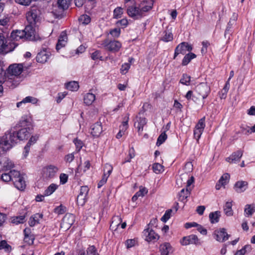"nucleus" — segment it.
Instances as JSON below:
<instances>
[{"label":"nucleus","mask_w":255,"mask_h":255,"mask_svg":"<svg viewBox=\"0 0 255 255\" xmlns=\"http://www.w3.org/2000/svg\"><path fill=\"white\" fill-rule=\"evenodd\" d=\"M39 14V10L34 7L31 8L26 13V19L30 24H35L38 20V15Z\"/></svg>","instance_id":"ddd939ff"},{"label":"nucleus","mask_w":255,"mask_h":255,"mask_svg":"<svg viewBox=\"0 0 255 255\" xmlns=\"http://www.w3.org/2000/svg\"><path fill=\"white\" fill-rule=\"evenodd\" d=\"M101 45L106 49L112 52L119 51L122 47V44L119 41L117 40L109 41L108 39L103 40Z\"/></svg>","instance_id":"423d86ee"},{"label":"nucleus","mask_w":255,"mask_h":255,"mask_svg":"<svg viewBox=\"0 0 255 255\" xmlns=\"http://www.w3.org/2000/svg\"><path fill=\"white\" fill-rule=\"evenodd\" d=\"M67 41V36L65 32L63 31L58 39V42L56 45V50L58 51L62 47H64Z\"/></svg>","instance_id":"393cba45"},{"label":"nucleus","mask_w":255,"mask_h":255,"mask_svg":"<svg viewBox=\"0 0 255 255\" xmlns=\"http://www.w3.org/2000/svg\"><path fill=\"white\" fill-rule=\"evenodd\" d=\"M79 21L85 25L89 24L91 21V17L87 14H83L79 18Z\"/></svg>","instance_id":"49530a36"},{"label":"nucleus","mask_w":255,"mask_h":255,"mask_svg":"<svg viewBox=\"0 0 255 255\" xmlns=\"http://www.w3.org/2000/svg\"><path fill=\"white\" fill-rule=\"evenodd\" d=\"M161 255H170L174 252V249L169 243H164L159 246Z\"/></svg>","instance_id":"aec40b11"},{"label":"nucleus","mask_w":255,"mask_h":255,"mask_svg":"<svg viewBox=\"0 0 255 255\" xmlns=\"http://www.w3.org/2000/svg\"><path fill=\"white\" fill-rule=\"evenodd\" d=\"M66 211V208L62 205H60L54 209V213L58 215L63 214Z\"/></svg>","instance_id":"4d7b16f0"},{"label":"nucleus","mask_w":255,"mask_h":255,"mask_svg":"<svg viewBox=\"0 0 255 255\" xmlns=\"http://www.w3.org/2000/svg\"><path fill=\"white\" fill-rule=\"evenodd\" d=\"M1 179L4 182L11 181V170L8 173L2 174Z\"/></svg>","instance_id":"680f3d73"},{"label":"nucleus","mask_w":255,"mask_h":255,"mask_svg":"<svg viewBox=\"0 0 255 255\" xmlns=\"http://www.w3.org/2000/svg\"><path fill=\"white\" fill-rule=\"evenodd\" d=\"M251 249L250 245H246L242 249L237 251L235 255H245L246 253L251 251Z\"/></svg>","instance_id":"c03bdc74"},{"label":"nucleus","mask_w":255,"mask_h":255,"mask_svg":"<svg viewBox=\"0 0 255 255\" xmlns=\"http://www.w3.org/2000/svg\"><path fill=\"white\" fill-rule=\"evenodd\" d=\"M11 181L14 186L20 190H23L25 188V182L24 177L20 172L15 170H11Z\"/></svg>","instance_id":"7ed1b4c3"},{"label":"nucleus","mask_w":255,"mask_h":255,"mask_svg":"<svg viewBox=\"0 0 255 255\" xmlns=\"http://www.w3.org/2000/svg\"><path fill=\"white\" fill-rule=\"evenodd\" d=\"M11 181L14 186L20 190H23L25 188V182L24 177L20 172L15 170H11Z\"/></svg>","instance_id":"f03ea898"},{"label":"nucleus","mask_w":255,"mask_h":255,"mask_svg":"<svg viewBox=\"0 0 255 255\" xmlns=\"http://www.w3.org/2000/svg\"><path fill=\"white\" fill-rule=\"evenodd\" d=\"M91 57L93 60H96L98 59L101 61L103 60V57L101 55V53L99 50H96L93 52L91 55Z\"/></svg>","instance_id":"09e8293b"},{"label":"nucleus","mask_w":255,"mask_h":255,"mask_svg":"<svg viewBox=\"0 0 255 255\" xmlns=\"http://www.w3.org/2000/svg\"><path fill=\"white\" fill-rule=\"evenodd\" d=\"M11 181L14 186L20 190H23L25 188V182L24 177L20 172L15 170H11Z\"/></svg>","instance_id":"39448f33"},{"label":"nucleus","mask_w":255,"mask_h":255,"mask_svg":"<svg viewBox=\"0 0 255 255\" xmlns=\"http://www.w3.org/2000/svg\"><path fill=\"white\" fill-rule=\"evenodd\" d=\"M213 236L217 241L224 242L228 240L230 235L226 232L225 229L221 228L215 230L214 232Z\"/></svg>","instance_id":"2eb2a0df"},{"label":"nucleus","mask_w":255,"mask_h":255,"mask_svg":"<svg viewBox=\"0 0 255 255\" xmlns=\"http://www.w3.org/2000/svg\"><path fill=\"white\" fill-rule=\"evenodd\" d=\"M21 128H26V129L32 130L33 126L32 119L30 117L27 116L22 117L19 122L15 127H13V128L15 130Z\"/></svg>","instance_id":"0eeeda50"},{"label":"nucleus","mask_w":255,"mask_h":255,"mask_svg":"<svg viewBox=\"0 0 255 255\" xmlns=\"http://www.w3.org/2000/svg\"><path fill=\"white\" fill-rule=\"evenodd\" d=\"M71 0H58V7L62 10L68 8Z\"/></svg>","instance_id":"a19ab883"},{"label":"nucleus","mask_w":255,"mask_h":255,"mask_svg":"<svg viewBox=\"0 0 255 255\" xmlns=\"http://www.w3.org/2000/svg\"><path fill=\"white\" fill-rule=\"evenodd\" d=\"M146 123L147 121L145 118L136 117V121L134 123V127L137 129V131L139 134H141L143 130V127Z\"/></svg>","instance_id":"4be33fe9"},{"label":"nucleus","mask_w":255,"mask_h":255,"mask_svg":"<svg viewBox=\"0 0 255 255\" xmlns=\"http://www.w3.org/2000/svg\"><path fill=\"white\" fill-rule=\"evenodd\" d=\"M230 177L229 174L225 173L221 176L218 181L221 184V185L225 186L228 183Z\"/></svg>","instance_id":"de8ad7c7"},{"label":"nucleus","mask_w":255,"mask_h":255,"mask_svg":"<svg viewBox=\"0 0 255 255\" xmlns=\"http://www.w3.org/2000/svg\"><path fill=\"white\" fill-rule=\"evenodd\" d=\"M130 67V64L129 63H125L123 64L121 68V73L123 75L126 74L128 72Z\"/></svg>","instance_id":"13d9d810"},{"label":"nucleus","mask_w":255,"mask_h":255,"mask_svg":"<svg viewBox=\"0 0 255 255\" xmlns=\"http://www.w3.org/2000/svg\"><path fill=\"white\" fill-rule=\"evenodd\" d=\"M58 168L54 165L46 166L42 169V174L43 178L49 179L55 177Z\"/></svg>","instance_id":"9b49d317"},{"label":"nucleus","mask_w":255,"mask_h":255,"mask_svg":"<svg viewBox=\"0 0 255 255\" xmlns=\"http://www.w3.org/2000/svg\"><path fill=\"white\" fill-rule=\"evenodd\" d=\"M58 186L54 183L51 184L44 191V196H48L51 195L57 189Z\"/></svg>","instance_id":"4c0bfd02"},{"label":"nucleus","mask_w":255,"mask_h":255,"mask_svg":"<svg viewBox=\"0 0 255 255\" xmlns=\"http://www.w3.org/2000/svg\"><path fill=\"white\" fill-rule=\"evenodd\" d=\"M221 216V212L217 211L210 213L209 217L212 224L217 223L219 222Z\"/></svg>","instance_id":"72a5a7b5"},{"label":"nucleus","mask_w":255,"mask_h":255,"mask_svg":"<svg viewBox=\"0 0 255 255\" xmlns=\"http://www.w3.org/2000/svg\"><path fill=\"white\" fill-rule=\"evenodd\" d=\"M205 118L203 117L202 119H201L198 123L197 124V125L195 126V128L197 129H200L202 130H204V128L205 127Z\"/></svg>","instance_id":"5fc2aeb1"},{"label":"nucleus","mask_w":255,"mask_h":255,"mask_svg":"<svg viewBox=\"0 0 255 255\" xmlns=\"http://www.w3.org/2000/svg\"><path fill=\"white\" fill-rule=\"evenodd\" d=\"M172 213V209H168L166 210L164 215L161 217V220L163 222L166 223L171 217Z\"/></svg>","instance_id":"864d4df0"},{"label":"nucleus","mask_w":255,"mask_h":255,"mask_svg":"<svg viewBox=\"0 0 255 255\" xmlns=\"http://www.w3.org/2000/svg\"><path fill=\"white\" fill-rule=\"evenodd\" d=\"M255 212V204H247L245 206L244 214L246 217H250Z\"/></svg>","instance_id":"473e14b6"},{"label":"nucleus","mask_w":255,"mask_h":255,"mask_svg":"<svg viewBox=\"0 0 255 255\" xmlns=\"http://www.w3.org/2000/svg\"><path fill=\"white\" fill-rule=\"evenodd\" d=\"M190 81L191 77L186 74H184L180 80V83L183 85L188 86L190 85Z\"/></svg>","instance_id":"a18cd8bd"},{"label":"nucleus","mask_w":255,"mask_h":255,"mask_svg":"<svg viewBox=\"0 0 255 255\" xmlns=\"http://www.w3.org/2000/svg\"><path fill=\"white\" fill-rule=\"evenodd\" d=\"M185 97L187 100H192L195 102H196L198 99L197 98L193 96V92L192 91H188Z\"/></svg>","instance_id":"e2e57ef3"},{"label":"nucleus","mask_w":255,"mask_h":255,"mask_svg":"<svg viewBox=\"0 0 255 255\" xmlns=\"http://www.w3.org/2000/svg\"><path fill=\"white\" fill-rule=\"evenodd\" d=\"M196 57V55L193 53H189L186 54L182 60V64L184 66L187 65L192 59L195 58Z\"/></svg>","instance_id":"79ce46f5"},{"label":"nucleus","mask_w":255,"mask_h":255,"mask_svg":"<svg viewBox=\"0 0 255 255\" xmlns=\"http://www.w3.org/2000/svg\"><path fill=\"white\" fill-rule=\"evenodd\" d=\"M122 222V218L120 216H114L112 219V221L110 225V228L112 230H116L120 226Z\"/></svg>","instance_id":"2f4dec72"},{"label":"nucleus","mask_w":255,"mask_h":255,"mask_svg":"<svg viewBox=\"0 0 255 255\" xmlns=\"http://www.w3.org/2000/svg\"><path fill=\"white\" fill-rule=\"evenodd\" d=\"M167 136L165 133V131H164L158 136L156 142V145L157 146L160 145L165 141V140L167 139Z\"/></svg>","instance_id":"603ef678"},{"label":"nucleus","mask_w":255,"mask_h":255,"mask_svg":"<svg viewBox=\"0 0 255 255\" xmlns=\"http://www.w3.org/2000/svg\"><path fill=\"white\" fill-rule=\"evenodd\" d=\"M198 239L197 236L195 235H191L183 237L180 241V244L182 246H187L190 244H196Z\"/></svg>","instance_id":"412c9836"},{"label":"nucleus","mask_w":255,"mask_h":255,"mask_svg":"<svg viewBox=\"0 0 255 255\" xmlns=\"http://www.w3.org/2000/svg\"><path fill=\"white\" fill-rule=\"evenodd\" d=\"M243 155V151L242 150H238L233 152L226 160L231 163H235L240 161V158Z\"/></svg>","instance_id":"b1692460"},{"label":"nucleus","mask_w":255,"mask_h":255,"mask_svg":"<svg viewBox=\"0 0 255 255\" xmlns=\"http://www.w3.org/2000/svg\"><path fill=\"white\" fill-rule=\"evenodd\" d=\"M67 89L72 91H76L79 88V84L76 81H71L66 84Z\"/></svg>","instance_id":"ea45409f"},{"label":"nucleus","mask_w":255,"mask_h":255,"mask_svg":"<svg viewBox=\"0 0 255 255\" xmlns=\"http://www.w3.org/2000/svg\"><path fill=\"white\" fill-rule=\"evenodd\" d=\"M173 39V34L169 30H165L162 34V36L160 38V40L168 42L171 41Z\"/></svg>","instance_id":"c9c22d12"},{"label":"nucleus","mask_w":255,"mask_h":255,"mask_svg":"<svg viewBox=\"0 0 255 255\" xmlns=\"http://www.w3.org/2000/svg\"><path fill=\"white\" fill-rule=\"evenodd\" d=\"M43 218V214L37 213L32 216L29 220L28 224L30 227H33L40 223Z\"/></svg>","instance_id":"c756f323"},{"label":"nucleus","mask_w":255,"mask_h":255,"mask_svg":"<svg viewBox=\"0 0 255 255\" xmlns=\"http://www.w3.org/2000/svg\"><path fill=\"white\" fill-rule=\"evenodd\" d=\"M38 102V100L33 97L32 96H27L24 98L21 101L17 103L16 107L17 108H19L22 106L23 104H25L26 103H32L33 104H36Z\"/></svg>","instance_id":"7c9ffc66"},{"label":"nucleus","mask_w":255,"mask_h":255,"mask_svg":"<svg viewBox=\"0 0 255 255\" xmlns=\"http://www.w3.org/2000/svg\"><path fill=\"white\" fill-rule=\"evenodd\" d=\"M153 2L151 0L143 1L138 4L140 11L143 16L146 15V13L149 11L153 7Z\"/></svg>","instance_id":"f3484780"},{"label":"nucleus","mask_w":255,"mask_h":255,"mask_svg":"<svg viewBox=\"0 0 255 255\" xmlns=\"http://www.w3.org/2000/svg\"><path fill=\"white\" fill-rule=\"evenodd\" d=\"M91 133L93 136H99L102 132L101 123L97 122L91 126Z\"/></svg>","instance_id":"bb28decb"},{"label":"nucleus","mask_w":255,"mask_h":255,"mask_svg":"<svg viewBox=\"0 0 255 255\" xmlns=\"http://www.w3.org/2000/svg\"><path fill=\"white\" fill-rule=\"evenodd\" d=\"M136 241L135 239H128L126 242V245L127 248L129 249L133 247L135 245Z\"/></svg>","instance_id":"338daca9"},{"label":"nucleus","mask_w":255,"mask_h":255,"mask_svg":"<svg viewBox=\"0 0 255 255\" xmlns=\"http://www.w3.org/2000/svg\"><path fill=\"white\" fill-rule=\"evenodd\" d=\"M87 255H99L98 253L94 246H90L87 250Z\"/></svg>","instance_id":"052dcab7"},{"label":"nucleus","mask_w":255,"mask_h":255,"mask_svg":"<svg viewBox=\"0 0 255 255\" xmlns=\"http://www.w3.org/2000/svg\"><path fill=\"white\" fill-rule=\"evenodd\" d=\"M25 33L22 30H16L11 32L10 37L13 41L26 40L24 36Z\"/></svg>","instance_id":"c85d7f7f"},{"label":"nucleus","mask_w":255,"mask_h":255,"mask_svg":"<svg viewBox=\"0 0 255 255\" xmlns=\"http://www.w3.org/2000/svg\"><path fill=\"white\" fill-rule=\"evenodd\" d=\"M232 202H227L224 206V211L227 216H231L233 215L232 210Z\"/></svg>","instance_id":"58836bf2"},{"label":"nucleus","mask_w":255,"mask_h":255,"mask_svg":"<svg viewBox=\"0 0 255 255\" xmlns=\"http://www.w3.org/2000/svg\"><path fill=\"white\" fill-rule=\"evenodd\" d=\"M152 169L154 172L158 174L163 171V166L158 163H155L153 164Z\"/></svg>","instance_id":"3c124183"},{"label":"nucleus","mask_w":255,"mask_h":255,"mask_svg":"<svg viewBox=\"0 0 255 255\" xmlns=\"http://www.w3.org/2000/svg\"><path fill=\"white\" fill-rule=\"evenodd\" d=\"M11 181L14 186L20 190H23L25 188V182L24 177L20 172L15 170H11Z\"/></svg>","instance_id":"20e7f679"},{"label":"nucleus","mask_w":255,"mask_h":255,"mask_svg":"<svg viewBox=\"0 0 255 255\" xmlns=\"http://www.w3.org/2000/svg\"><path fill=\"white\" fill-rule=\"evenodd\" d=\"M31 131V130L25 128H18L17 130L11 128L2 136L1 144L2 148L5 150H9L17 143V140L27 139Z\"/></svg>","instance_id":"f257e3e1"},{"label":"nucleus","mask_w":255,"mask_h":255,"mask_svg":"<svg viewBox=\"0 0 255 255\" xmlns=\"http://www.w3.org/2000/svg\"><path fill=\"white\" fill-rule=\"evenodd\" d=\"M127 13L129 16L135 19H140L143 17L138 5L137 6L132 5L128 7Z\"/></svg>","instance_id":"dca6fc26"},{"label":"nucleus","mask_w":255,"mask_h":255,"mask_svg":"<svg viewBox=\"0 0 255 255\" xmlns=\"http://www.w3.org/2000/svg\"><path fill=\"white\" fill-rule=\"evenodd\" d=\"M195 91L203 99H205L210 94L211 90L207 83H201L196 87Z\"/></svg>","instance_id":"9d476101"},{"label":"nucleus","mask_w":255,"mask_h":255,"mask_svg":"<svg viewBox=\"0 0 255 255\" xmlns=\"http://www.w3.org/2000/svg\"><path fill=\"white\" fill-rule=\"evenodd\" d=\"M248 183L247 181H239L234 185V189L238 193L244 192L248 187Z\"/></svg>","instance_id":"a878e982"},{"label":"nucleus","mask_w":255,"mask_h":255,"mask_svg":"<svg viewBox=\"0 0 255 255\" xmlns=\"http://www.w3.org/2000/svg\"><path fill=\"white\" fill-rule=\"evenodd\" d=\"M73 142L76 146V150L77 151H79L83 146V142L81 140L77 138L75 139Z\"/></svg>","instance_id":"69168bd1"},{"label":"nucleus","mask_w":255,"mask_h":255,"mask_svg":"<svg viewBox=\"0 0 255 255\" xmlns=\"http://www.w3.org/2000/svg\"><path fill=\"white\" fill-rule=\"evenodd\" d=\"M34 25L35 24H29L22 30L25 33L24 36L26 40H36L38 39Z\"/></svg>","instance_id":"6e6552de"},{"label":"nucleus","mask_w":255,"mask_h":255,"mask_svg":"<svg viewBox=\"0 0 255 255\" xmlns=\"http://www.w3.org/2000/svg\"><path fill=\"white\" fill-rule=\"evenodd\" d=\"M143 234L145 237V240L147 242H155L159 238V236L153 230L149 229V228L145 229Z\"/></svg>","instance_id":"a211bd4d"},{"label":"nucleus","mask_w":255,"mask_h":255,"mask_svg":"<svg viewBox=\"0 0 255 255\" xmlns=\"http://www.w3.org/2000/svg\"><path fill=\"white\" fill-rule=\"evenodd\" d=\"M15 164L13 161L7 157H2L0 159V170L7 171L12 170Z\"/></svg>","instance_id":"f8f14e48"},{"label":"nucleus","mask_w":255,"mask_h":255,"mask_svg":"<svg viewBox=\"0 0 255 255\" xmlns=\"http://www.w3.org/2000/svg\"><path fill=\"white\" fill-rule=\"evenodd\" d=\"M194 182V178L193 176H191L187 181V185L186 188L192 190L193 186H191Z\"/></svg>","instance_id":"774afa93"},{"label":"nucleus","mask_w":255,"mask_h":255,"mask_svg":"<svg viewBox=\"0 0 255 255\" xmlns=\"http://www.w3.org/2000/svg\"><path fill=\"white\" fill-rule=\"evenodd\" d=\"M123 13V8L121 7H117L114 10V18H121Z\"/></svg>","instance_id":"6e6d98bb"},{"label":"nucleus","mask_w":255,"mask_h":255,"mask_svg":"<svg viewBox=\"0 0 255 255\" xmlns=\"http://www.w3.org/2000/svg\"><path fill=\"white\" fill-rule=\"evenodd\" d=\"M17 46V44H16L14 43H10L9 45H6L4 36L0 33V54H5L12 51Z\"/></svg>","instance_id":"1a4fd4ad"},{"label":"nucleus","mask_w":255,"mask_h":255,"mask_svg":"<svg viewBox=\"0 0 255 255\" xmlns=\"http://www.w3.org/2000/svg\"><path fill=\"white\" fill-rule=\"evenodd\" d=\"M23 65L22 64H14L8 67V73L11 76L17 77L19 76L23 71Z\"/></svg>","instance_id":"6ab92c4d"},{"label":"nucleus","mask_w":255,"mask_h":255,"mask_svg":"<svg viewBox=\"0 0 255 255\" xmlns=\"http://www.w3.org/2000/svg\"><path fill=\"white\" fill-rule=\"evenodd\" d=\"M192 46L186 42H182L175 49L174 59L179 54H185L187 52L192 50Z\"/></svg>","instance_id":"4468645a"},{"label":"nucleus","mask_w":255,"mask_h":255,"mask_svg":"<svg viewBox=\"0 0 255 255\" xmlns=\"http://www.w3.org/2000/svg\"><path fill=\"white\" fill-rule=\"evenodd\" d=\"M86 200H87V197L83 196V195H81L79 194L78 195L77 198V204L79 205L83 206L85 204Z\"/></svg>","instance_id":"bf43d9fd"},{"label":"nucleus","mask_w":255,"mask_h":255,"mask_svg":"<svg viewBox=\"0 0 255 255\" xmlns=\"http://www.w3.org/2000/svg\"><path fill=\"white\" fill-rule=\"evenodd\" d=\"M191 190L187 188L182 189L179 194V200L184 202L185 200L189 197L190 194Z\"/></svg>","instance_id":"e433bc0d"},{"label":"nucleus","mask_w":255,"mask_h":255,"mask_svg":"<svg viewBox=\"0 0 255 255\" xmlns=\"http://www.w3.org/2000/svg\"><path fill=\"white\" fill-rule=\"evenodd\" d=\"M49 53L46 50L39 52L36 56V61L39 63H45L49 57Z\"/></svg>","instance_id":"cd10ccee"},{"label":"nucleus","mask_w":255,"mask_h":255,"mask_svg":"<svg viewBox=\"0 0 255 255\" xmlns=\"http://www.w3.org/2000/svg\"><path fill=\"white\" fill-rule=\"evenodd\" d=\"M113 171V167L111 165L108 163H106L104 167V174L103 175V177H106L108 179V177L111 174Z\"/></svg>","instance_id":"37998d69"},{"label":"nucleus","mask_w":255,"mask_h":255,"mask_svg":"<svg viewBox=\"0 0 255 255\" xmlns=\"http://www.w3.org/2000/svg\"><path fill=\"white\" fill-rule=\"evenodd\" d=\"M95 100V95L91 93H87L84 97V102L88 106L92 105Z\"/></svg>","instance_id":"f704fd0d"},{"label":"nucleus","mask_w":255,"mask_h":255,"mask_svg":"<svg viewBox=\"0 0 255 255\" xmlns=\"http://www.w3.org/2000/svg\"><path fill=\"white\" fill-rule=\"evenodd\" d=\"M25 217L24 215L14 217L12 218L11 222L16 225L23 223L25 221Z\"/></svg>","instance_id":"8fccbe9b"},{"label":"nucleus","mask_w":255,"mask_h":255,"mask_svg":"<svg viewBox=\"0 0 255 255\" xmlns=\"http://www.w3.org/2000/svg\"><path fill=\"white\" fill-rule=\"evenodd\" d=\"M75 221L74 216L72 214H66L62 220V225L65 228H69Z\"/></svg>","instance_id":"5701e85b"},{"label":"nucleus","mask_w":255,"mask_h":255,"mask_svg":"<svg viewBox=\"0 0 255 255\" xmlns=\"http://www.w3.org/2000/svg\"><path fill=\"white\" fill-rule=\"evenodd\" d=\"M10 248V246L7 244L5 241H1V236H0V250L5 249L6 251H8Z\"/></svg>","instance_id":"0e129e2a"}]
</instances>
